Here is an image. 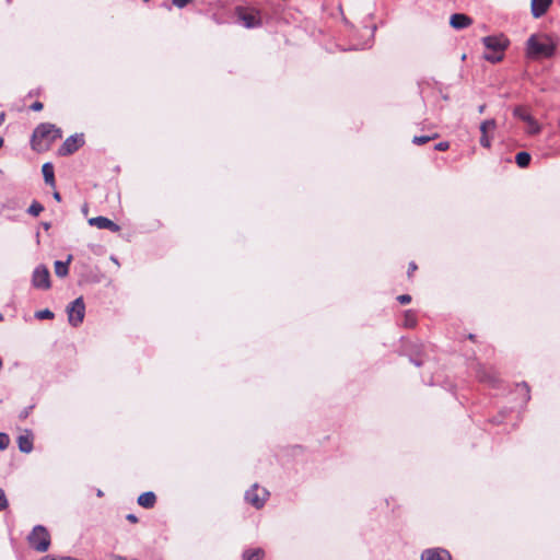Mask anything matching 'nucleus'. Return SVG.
Returning <instances> with one entry per match:
<instances>
[{
    "label": "nucleus",
    "instance_id": "58836bf2",
    "mask_svg": "<svg viewBox=\"0 0 560 560\" xmlns=\"http://www.w3.org/2000/svg\"><path fill=\"white\" fill-rule=\"evenodd\" d=\"M126 518L131 523L138 522V517L135 514H128Z\"/></svg>",
    "mask_w": 560,
    "mask_h": 560
},
{
    "label": "nucleus",
    "instance_id": "37998d69",
    "mask_svg": "<svg viewBox=\"0 0 560 560\" xmlns=\"http://www.w3.org/2000/svg\"><path fill=\"white\" fill-rule=\"evenodd\" d=\"M96 495L98 498H102L104 495L103 491L101 489L97 490Z\"/></svg>",
    "mask_w": 560,
    "mask_h": 560
},
{
    "label": "nucleus",
    "instance_id": "b1692460",
    "mask_svg": "<svg viewBox=\"0 0 560 560\" xmlns=\"http://www.w3.org/2000/svg\"><path fill=\"white\" fill-rule=\"evenodd\" d=\"M44 210V207L38 201L34 200L27 209V213L37 217Z\"/></svg>",
    "mask_w": 560,
    "mask_h": 560
},
{
    "label": "nucleus",
    "instance_id": "3c124183",
    "mask_svg": "<svg viewBox=\"0 0 560 560\" xmlns=\"http://www.w3.org/2000/svg\"><path fill=\"white\" fill-rule=\"evenodd\" d=\"M443 98H444L445 101H447V100H448V96H447V95H443Z\"/></svg>",
    "mask_w": 560,
    "mask_h": 560
},
{
    "label": "nucleus",
    "instance_id": "79ce46f5",
    "mask_svg": "<svg viewBox=\"0 0 560 560\" xmlns=\"http://www.w3.org/2000/svg\"><path fill=\"white\" fill-rule=\"evenodd\" d=\"M485 109H486V105H485V104H482V105H480V106L478 107V112H479L480 114H482V113L485 112Z\"/></svg>",
    "mask_w": 560,
    "mask_h": 560
},
{
    "label": "nucleus",
    "instance_id": "473e14b6",
    "mask_svg": "<svg viewBox=\"0 0 560 560\" xmlns=\"http://www.w3.org/2000/svg\"><path fill=\"white\" fill-rule=\"evenodd\" d=\"M450 148V143L446 141L439 142L434 145L436 151H446Z\"/></svg>",
    "mask_w": 560,
    "mask_h": 560
},
{
    "label": "nucleus",
    "instance_id": "c85d7f7f",
    "mask_svg": "<svg viewBox=\"0 0 560 560\" xmlns=\"http://www.w3.org/2000/svg\"><path fill=\"white\" fill-rule=\"evenodd\" d=\"M33 408H34V405L25 407L23 410H21L19 418L21 420H25L31 415Z\"/></svg>",
    "mask_w": 560,
    "mask_h": 560
},
{
    "label": "nucleus",
    "instance_id": "dca6fc26",
    "mask_svg": "<svg viewBox=\"0 0 560 560\" xmlns=\"http://www.w3.org/2000/svg\"><path fill=\"white\" fill-rule=\"evenodd\" d=\"M137 502L144 509H152L156 502V495L152 491H147L138 497Z\"/></svg>",
    "mask_w": 560,
    "mask_h": 560
},
{
    "label": "nucleus",
    "instance_id": "f3484780",
    "mask_svg": "<svg viewBox=\"0 0 560 560\" xmlns=\"http://www.w3.org/2000/svg\"><path fill=\"white\" fill-rule=\"evenodd\" d=\"M42 173H43L45 183L51 187H55L56 182H55L54 165L50 162L45 163L42 166Z\"/></svg>",
    "mask_w": 560,
    "mask_h": 560
},
{
    "label": "nucleus",
    "instance_id": "ea45409f",
    "mask_svg": "<svg viewBox=\"0 0 560 560\" xmlns=\"http://www.w3.org/2000/svg\"><path fill=\"white\" fill-rule=\"evenodd\" d=\"M52 197H54V199H55L56 201H58V202H59V201H61V195H60L58 191H55V192L52 194Z\"/></svg>",
    "mask_w": 560,
    "mask_h": 560
},
{
    "label": "nucleus",
    "instance_id": "aec40b11",
    "mask_svg": "<svg viewBox=\"0 0 560 560\" xmlns=\"http://www.w3.org/2000/svg\"><path fill=\"white\" fill-rule=\"evenodd\" d=\"M532 156L529 153L522 151L515 155V162L521 167H527L530 163Z\"/></svg>",
    "mask_w": 560,
    "mask_h": 560
},
{
    "label": "nucleus",
    "instance_id": "a211bd4d",
    "mask_svg": "<svg viewBox=\"0 0 560 560\" xmlns=\"http://www.w3.org/2000/svg\"><path fill=\"white\" fill-rule=\"evenodd\" d=\"M72 260V255H69L66 261L56 260L55 261V273L59 278H63L69 273V264Z\"/></svg>",
    "mask_w": 560,
    "mask_h": 560
},
{
    "label": "nucleus",
    "instance_id": "6e6552de",
    "mask_svg": "<svg viewBox=\"0 0 560 560\" xmlns=\"http://www.w3.org/2000/svg\"><path fill=\"white\" fill-rule=\"evenodd\" d=\"M32 284L36 289H50V273L46 266L39 265L34 269L32 275Z\"/></svg>",
    "mask_w": 560,
    "mask_h": 560
},
{
    "label": "nucleus",
    "instance_id": "6ab92c4d",
    "mask_svg": "<svg viewBox=\"0 0 560 560\" xmlns=\"http://www.w3.org/2000/svg\"><path fill=\"white\" fill-rule=\"evenodd\" d=\"M264 555L261 548L248 549L243 552V560H261Z\"/></svg>",
    "mask_w": 560,
    "mask_h": 560
},
{
    "label": "nucleus",
    "instance_id": "c9c22d12",
    "mask_svg": "<svg viewBox=\"0 0 560 560\" xmlns=\"http://www.w3.org/2000/svg\"><path fill=\"white\" fill-rule=\"evenodd\" d=\"M417 270V265L412 261L409 264V267H408V277H410L415 271Z\"/></svg>",
    "mask_w": 560,
    "mask_h": 560
},
{
    "label": "nucleus",
    "instance_id": "f257e3e1",
    "mask_svg": "<svg viewBox=\"0 0 560 560\" xmlns=\"http://www.w3.org/2000/svg\"><path fill=\"white\" fill-rule=\"evenodd\" d=\"M62 137L61 129L50 122L39 124L33 131L31 147L34 151L43 152Z\"/></svg>",
    "mask_w": 560,
    "mask_h": 560
},
{
    "label": "nucleus",
    "instance_id": "bb28decb",
    "mask_svg": "<svg viewBox=\"0 0 560 560\" xmlns=\"http://www.w3.org/2000/svg\"><path fill=\"white\" fill-rule=\"evenodd\" d=\"M10 439L9 435L5 433L0 432V450H5L9 446Z\"/></svg>",
    "mask_w": 560,
    "mask_h": 560
},
{
    "label": "nucleus",
    "instance_id": "f8f14e48",
    "mask_svg": "<svg viewBox=\"0 0 560 560\" xmlns=\"http://www.w3.org/2000/svg\"><path fill=\"white\" fill-rule=\"evenodd\" d=\"M89 224L92 226H96L97 229H106L112 232H118L120 230L119 225L114 221L109 220L106 217H94L89 220Z\"/></svg>",
    "mask_w": 560,
    "mask_h": 560
},
{
    "label": "nucleus",
    "instance_id": "4468645a",
    "mask_svg": "<svg viewBox=\"0 0 560 560\" xmlns=\"http://www.w3.org/2000/svg\"><path fill=\"white\" fill-rule=\"evenodd\" d=\"M472 20L464 13H454L451 15L450 24L455 30H463L471 24Z\"/></svg>",
    "mask_w": 560,
    "mask_h": 560
},
{
    "label": "nucleus",
    "instance_id": "f704fd0d",
    "mask_svg": "<svg viewBox=\"0 0 560 560\" xmlns=\"http://www.w3.org/2000/svg\"><path fill=\"white\" fill-rule=\"evenodd\" d=\"M43 103L40 102H35L31 105V109L32 110H35V112H38V110H42L43 109Z\"/></svg>",
    "mask_w": 560,
    "mask_h": 560
},
{
    "label": "nucleus",
    "instance_id": "8fccbe9b",
    "mask_svg": "<svg viewBox=\"0 0 560 560\" xmlns=\"http://www.w3.org/2000/svg\"><path fill=\"white\" fill-rule=\"evenodd\" d=\"M3 144V139L0 137V148L2 147Z\"/></svg>",
    "mask_w": 560,
    "mask_h": 560
},
{
    "label": "nucleus",
    "instance_id": "a19ab883",
    "mask_svg": "<svg viewBox=\"0 0 560 560\" xmlns=\"http://www.w3.org/2000/svg\"><path fill=\"white\" fill-rule=\"evenodd\" d=\"M42 226H43L46 231H48V230L51 228V223H49V222H43V223H42Z\"/></svg>",
    "mask_w": 560,
    "mask_h": 560
},
{
    "label": "nucleus",
    "instance_id": "20e7f679",
    "mask_svg": "<svg viewBox=\"0 0 560 560\" xmlns=\"http://www.w3.org/2000/svg\"><path fill=\"white\" fill-rule=\"evenodd\" d=\"M27 541L34 550L45 552L50 546V535L45 526L36 525L27 536Z\"/></svg>",
    "mask_w": 560,
    "mask_h": 560
},
{
    "label": "nucleus",
    "instance_id": "2f4dec72",
    "mask_svg": "<svg viewBox=\"0 0 560 560\" xmlns=\"http://www.w3.org/2000/svg\"><path fill=\"white\" fill-rule=\"evenodd\" d=\"M192 0H172L173 5L183 9L189 4Z\"/></svg>",
    "mask_w": 560,
    "mask_h": 560
},
{
    "label": "nucleus",
    "instance_id": "603ef678",
    "mask_svg": "<svg viewBox=\"0 0 560 560\" xmlns=\"http://www.w3.org/2000/svg\"><path fill=\"white\" fill-rule=\"evenodd\" d=\"M2 319H3V316H2V314L0 313V322H1Z\"/></svg>",
    "mask_w": 560,
    "mask_h": 560
},
{
    "label": "nucleus",
    "instance_id": "a18cd8bd",
    "mask_svg": "<svg viewBox=\"0 0 560 560\" xmlns=\"http://www.w3.org/2000/svg\"><path fill=\"white\" fill-rule=\"evenodd\" d=\"M4 120V114H0V125L2 124V121Z\"/></svg>",
    "mask_w": 560,
    "mask_h": 560
},
{
    "label": "nucleus",
    "instance_id": "c756f323",
    "mask_svg": "<svg viewBox=\"0 0 560 560\" xmlns=\"http://www.w3.org/2000/svg\"><path fill=\"white\" fill-rule=\"evenodd\" d=\"M480 145L486 148V149H489L491 147V140H490V138L488 137L487 133L486 135L481 133Z\"/></svg>",
    "mask_w": 560,
    "mask_h": 560
},
{
    "label": "nucleus",
    "instance_id": "72a5a7b5",
    "mask_svg": "<svg viewBox=\"0 0 560 560\" xmlns=\"http://www.w3.org/2000/svg\"><path fill=\"white\" fill-rule=\"evenodd\" d=\"M397 301L400 304H408L411 302V296L409 294H401L397 296Z\"/></svg>",
    "mask_w": 560,
    "mask_h": 560
},
{
    "label": "nucleus",
    "instance_id": "393cba45",
    "mask_svg": "<svg viewBox=\"0 0 560 560\" xmlns=\"http://www.w3.org/2000/svg\"><path fill=\"white\" fill-rule=\"evenodd\" d=\"M54 316V313L48 308L40 310L35 313V317L37 319H52Z\"/></svg>",
    "mask_w": 560,
    "mask_h": 560
},
{
    "label": "nucleus",
    "instance_id": "a878e982",
    "mask_svg": "<svg viewBox=\"0 0 560 560\" xmlns=\"http://www.w3.org/2000/svg\"><path fill=\"white\" fill-rule=\"evenodd\" d=\"M517 388L524 396V402H527L530 399L528 385L524 382L522 384H518Z\"/></svg>",
    "mask_w": 560,
    "mask_h": 560
},
{
    "label": "nucleus",
    "instance_id": "9d476101",
    "mask_svg": "<svg viewBox=\"0 0 560 560\" xmlns=\"http://www.w3.org/2000/svg\"><path fill=\"white\" fill-rule=\"evenodd\" d=\"M236 15L238 21L242 22L243 25L247 28H253L260 25L259 18H257L255 13L248 12L242 7L236 8Z\"/></svg>",
    "mask_w": 560,
    "mask_h": 560
},
{
    "label": "nucleus",
    "instance_id": "cd10ccee",
    "mask_svg": "<svg viewBox=\"0 0 560 560\" xmlns=\"http://www.w3.org/2000/svg\"><path fill=\"white\" fill-rule=\"evenodd\" d=\"M9 505L8 499L3 489L0 488V512L5 510Z\"/></svg>",
    "mask_w": 560,
    "mask_h": 560
},
{
    "label": "nucleus",
    "instance_id": "5701e85b",
    "mask_svg": "<svg viewBox=\"0 0 560 560\" xmlns=\"http://www.w3.org/2000/svg\"><path fill=\"white\" fill-rule=\"evenodd\" d=\"M417 324L416 315L411 311L405 313L404 326L408 328L415 327Z\"/></svg>",
    "mask_w": 560,
    "mask_h": 560
},
{
    "label": "nucleus",
    "instance_id": "49530a36",
    "mask_svg": "<svg viewBox=\"0 0 560 560\" xmlns=\"http://www.w3.org/2000/svg\"><path fill=\"white\" fill-rule=\"evenodd\" d=\"M362 48H371V43H366Z\"/></svg>",
    "mask_w": 560,
    "mask_h": 560
},
{
    "label": "nucleus",
    "instance_id": "7c9ffc66",
    "mask_svg": "<svg viewBox=\"0 0 560 560\" xmlns=\"http://www.w3.org/2000/svg\"><path fill=\"white\" fill-rule=\"evenodd\" d=\"M479 377L482 382H488L492 385H495V377L494 376H491V375H488V374H479Z\"/></svg>",
    "mask_w": 560,
    "mask_h": 560
},
{
    "label": "nucleus",
    "instance_id": "ddd939ff",
    "mask_svg": "<svg viewBox=\"0 0 560 560\" xmlns=\"http://www.w3.org/2000/svg\"><path fill=\"white\" fill-rule=\"evenodd\" d=\"M33 433L31 430H25V434L18 438L19 450L22 453L28 454L33 451Z\"/></svg>",
    "mask_w": 560,
    "mask_h": 560
},
{
    "label": "nucleus",
    "instance_id": "1a4fd4ad",
    "mask_svg": "<svg viewBox=\"0 0 560 560\" xmlns=\"http://www.w3.org/2000/svg\"><path fill=\"white\" fill-rule=\"evenodd\" d=\"M84 144L83 135H72L65 140L61 147L58 150L59 155L67 156L73 154L75 151L80 149Z\"/></svg>",
    "mask_w": 560,
    "mask_h": 560
},
{
    "label": "nucleus",
    "instance_id": "423d86ee",
    "mask_svg": "<svg viewBox=\"0 0 560 560\" xmlns=\"http://www.w3.org/2000/svg\"><path fill=\"white\" fill-rule=\"evenodd\" d=\"M513 115L514 117L527 124L526 132L528 135H538L541 131L540 124L528 113L525 106H515L513 109Z\"/></svg>",
    "mask_w": 560,
    "mask_h": 560
},
{
    "label": "nucleus",
    "instance_id": "c03bdc74",
    "mask_svg": "<svg viewBox=\"0 0 560 560\" xmlns=\"http://www.w3.org/2000/svg\"><path fill=\"white\" fill-rule=\"evenodd\" d=\"M375 30H376V26L374 25V26L372 27V30H371V37H373V36H374V32H375Z\"/></svg>",
    "mask_w": 560,
    "mask_h": 560
},
{
    "label": "nucleus",
    "instance_id": "7ed1b4c3",
    "mask_svg": "<svg viewBox=\"0 0 560 560\" xmlns=\"http://www.w3.org/2000/svg\"><path fill=\"white\" fill-rule=\"evenodd\" d=\"M482 43L487 49L483 58L491 63H497L503 59L510 40L504 35H491L483 37Z\"/></svg>",
    "mask_w": 560,
    "mask_h": 560
},
{
    "label": "nucleus",
    "instance_id": "9b49d317",
    "mask_svg": "<svg viewBox=\"0 0 560 560\" xmlns=\"http://www.w3.org/2000/svg\"><path fill=\"white\" fill-rule=\"evenodd\" d=\"M421 560H452L448 550L444 548H428L421 552Z\"/></svg>",
    "mask_w": 560,
    "mask_h": 560
},
{
    "label": "nucleus",
    "instance_id": "de8ad7c7",
    "mask_svg": "<svg viewBox=\"0 0 560 560\" xmlns=\"http://www.w3.org/2000/svg\"><path fill=\"white\" fill-rule=\"evenodd\" d=\"M468 338H469L470 340H474V339H475V335L470 334V335L468 336Z\"/></svg>",
    "mask_w": 560,
    "mask_h": 560
},
{
    "label": "nucleus",
    "instance_id": "09e8293b",
    "mask_svg": "<svg viewBox=\"0 0 560 560\" xmlns=\"http://www.w3.org/2000/svg\"><path fill=\"white\" fill-rule=\"evenodd\" d=\"M37 243H39V233H36Z\"/></svg>",
    "mask_w": 560,
    "mask_h": 560
},
{
    "label": "nucleus",
    "instance_id": "0eeeda50",
    "mask_svg": "<svg viewBox=\"0 0 560 560\" xmlns=\"http://www.w3.org/2000/svg\"><path fill=\"white\" fill-rule=\"evenodd\" d=\"M268 495L269 492L266 489L259 488L258 485H254L245 492L244 498L247 503L259 510L265 505Z\"/></svg>",
    "mask_w": 560,
    "mask_h": 560
},
{
    "label": "nucleus",
    "instance_id": "2eb2a0df",
    "mask_svg": "<svg viewBox=\"0 0 560 560\" xmlns=\"http://www.w3.org/2000/svg\"><path fill=\"white\" fill-rule=\"evenodd\" d=\"M552 0H532V14L534 18L538 19L542 16L549 7L551 5Z\"/></svg>",
    "mask_w": 560,
    "mask_h": 560
},
{
    "label": "nucleus",
    "instance_id": "f03ea898",
    "mask_svg": "<svg viewBox=\"0 0 560 560\" xmlns=\"http://www.w3.org/2000/svg\"><path fill=\"white\" fill-rule=\"evenodd\" d=\"M526 51L532 59L551 58L556 51V44L548 36L532 35L527 39Z\"/></svg>",
    "mask_w": 560,
    "mask_h": 560
},
{
    "label": "nucleus",
    "instance_id": "39448f33",
    "mask_svg": "<svg viewBox=\"0 0 560 560\" xmlns=\"http://www.w3.org/2000/svg\"><path fill=\"white\" fill-rule=\"evenodd\" d=\"M68 322L72 327H79L85 316V304L82 296L77 298L67 306Z\"/></svg>",
    "mask_w": 560,
    "mask_h": 560
},
{
    "label": "nucleus",
    "instance_id": "e433bc0d",
    "mask_svg": "<svg viewBox=\"0 0 560 560\" xmlns=\"http://www.w3.org/2000/svg\"><path fill=\"white\" fill-rule=\"evenodd\" d=\"M410 362L415 364L416 366H421L423 364V361L417 358L411 357Z\"/></svg>",
    "mask_w": 560,
    "mask_h": 560
},
{
    "label": "nucleus",
    "instance_id": "4c0bfd02",
    "mask_svg": "<svg viewBox=\"0 0 560 560\" xmlns=\"http://www.w3.org/2000/svg\"><path fill=\"white\" fill-rule=\"evenodd\" d=\"M3 208L14 209V208H15V206H14V201H13V200H8V201L3 205Z\"/></svg>",
    "mask_w": 560,
    "mask_h": 560
},
{
    "label": "nucleus",
    "instance_id": "412c9836",
    "mask_svg": "<svg viewBox=\"0 0 560 560\" xmlns=\"http://www.w3.org/2000/svg\"><path fill=\"white\" fill-rule=\"evenodd\" d=\"M495 127H497V121H495V119L491 118V119L483 120L480 124L479 129H480L481 133L488 135V131L495 129Z\"/></svg>",
    "mask_w": 560,
    "mask_h": 560
},
{
    "label": "nucleus",
    "instance_id": "4be33fe9",
    "mask_svg": "<svg viewBox=\"0 0 560 560\" xmlns=\"http://www.w3.org/2000/svg\"><path fill=\"white\" fill-rule=\"evenodd\" d=\"M439 135L438 133H434L432 136H415L412 138V143L416 144V145H422V144H425L428 143L429 141L438 138Z\"/></svg>",
    "mask_w": 560,
    "mask_h": 560
}]
</instances>
